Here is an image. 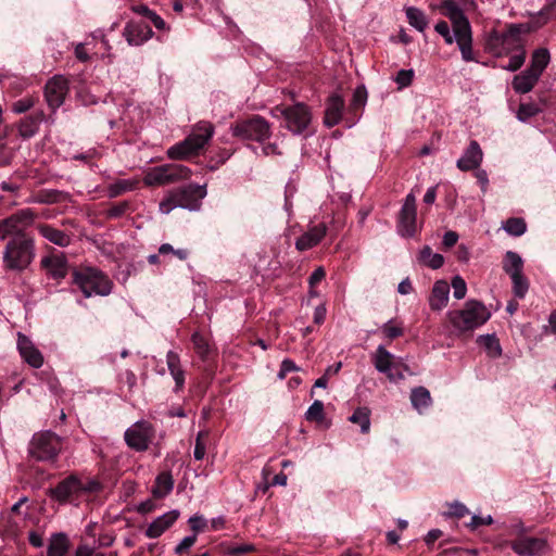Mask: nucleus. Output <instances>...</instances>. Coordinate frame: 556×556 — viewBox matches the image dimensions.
Returning <instances> with one entry per match:
<instances>
[{"mask_svg": "<svg viewBox=\"0 0 556 556\" xmlns=\"http://www.w3.org/2000/svg\"><path fill=\"white\" fill-rule=\"evenodd\" d=\"M544 24L545 21L542 23L531 21L528 23L509 24L504 33L492 30L488 36L486 47L497 56L523 50L521 36L542 27Z\"/></svg>", "mask_w": 556, "mask_h": 556, "instance_id": "f257e3e1", "label": "nucleus"}, {"mask_svg": "<svg viewBox=\"0 0 556 556\" xmlns=\"http://www.w3.org/2000/svg\"><path fill=\"white\" fill-rule=\"evenodd\" d=\"M442 14L447 17L454 33L457 35L456 43L465 62L477 61L472 50V30L469 20L455 0H444L441 4Z\"/></svg>", "mask_w": 556, "mask_h": 556, "instance_id": "f03ea898", "label": "nucleus"}, {"mask_svg": "<svg viewBox=\"0 0 556 556\" xmlns=\"http://www.w3.org/2000/svg\"><path fill=\"white\" fill-rule=\"evenodd\" d=\"M36 256L34 237L22 235L9 239L2 254L3 267L12 271H23L33 263Z\"/></svg>", "mask_w": 556, "mask_h": 556, "instance_id": "7ed1b4c3", "label": "nucleus"}, {"mask_svg": "<svg viewBox=\"0 0 556 556\" xmlns=\"http://www.w3.org/2000/svg\"><path fill=\"white\" fill-rule=\"evenodd\" d=\"M214 135V126L210 122H199L191 134L182 141L168 148L166 154L170 160H187L198 155Z\"/></svg>", "mask_w": 556, "mask_h": 556, "instance_id": "20e7f679", "label": "nucleus"}, {"mask_svg": "<svg viewBox=\"0 0 556 556\" xmlns=\"http://www.w3.org/2000/svg\"><path fill=\"white\" fill-rule=\"evenodd\" d=\"M205 197V185L190 184L168 191L160 202L159 210L162 214H169L176 207L198 211L201 206V200Z\"/></svg>", "mask_w": 556, "mask_h": 556, "instance_id": "39448f33", "label": "nucleus"}, {"mask_svg": "<svg viewBox=\"0 0 556 556\" xmlns=\"http://www.w3.org/2000/svg\"><path fill=\"white\" fill-rule=\"evenodd\" d=\"M447 319L460 332L472 331L485 324L491 313L486 306L477 300H469L462 309L450 311Z\"/></svg>", "mask_w": 556, "mask_h": 556, "instance_id": "423d86ee", "label": "nucleus"}, {"mask_svg": "<svg viewBox=\"0 0 556 556\" xmlns=\"http://www.w3.org/2000/svg\"><path fill=\"white\" fill-rule=\"evenodd\" d=\"M73 282L80 289L85 298L92 295L106 296L112 292L113 281L100 269L83 267L73 271Z\"/></svg>", "mask_w": 556, "mask_h": 556, "instance_id": "0eeeda50", "label": "nucleus"}, {"mask_svg": "<svg viewBox=\"0 0 556 556\" xmlns=\"http://www.w3.org/2000/svg\"><path fill=\"white\" fill-rule=\"evenodd\" d=\"M275 117H282L285 127L294 135L303 134L312 121V113L304 103H295L293 105H277L273 110Z\"/></svg>", "mask_w": 556, "mask_h": 556, "instance_id": "6e6552de", "label": "nucleus"}, {"mask_svg": "<svg viewBox=\"0 0 556 556\" xmlns=\"http://www.w3.org/2000/svg\"><path fill=\"white\" fill-rule=\"evenodd\" d=\"M191 169L180 164H164L150 168L143 177L146 186H165L179 180L188 179Z\"/></svg>", "mask_w": 556, "mask_h": 556, "instance_id": "1a4fd4ad", "label": "nucleus"}, {"mask_svg": "<svg viewBox=\"0 0 556 556\" xmlns=\"http://www.w3.org/2000/svg\"><path fill=\"white\" fill-rule=\"evenodd\" d=\"M372 364L377 371L384 374L391 382H397L405 378L403 370H408L401 358L395 357L383 345H379L371 355Z\"/></svg>", "mask_w": 556, "mask_h": 556, "instance_id": "9d476101", "label": "nucleus"}, {"mask_svg": "<svg viewBox=\"0 0 556 556\" xmlns=\"http://www.w3.org/2000/svg\"><path fill=\"white\" fill-rule=\"evenodd\" d=\"M62 450V439L52 431H43L33 437L30 455L40 462L53 460Z\"/></svg>", "mask_w": 556, "mask_h": 556, "instance_id": "9b49d317", "label": "nucleus"}, {"mask_svg": "<svg viewBox=\"0 0 556 556\" xmlns=\"http://www.w3.org/2000/svg\"><path fill=\"white\" fill-rule=\"evenodd\" d=\"M99 483L89 480L84 483L77 476L71 475L50 490V496L59 503H65L74 496H79L85 492L98 491Z\"/></svg>", "mask_w": 556, "mask_h": 556, "instance_id": "f8f14e48", "label": "nucleus"}, {"mask_svg": "<svg viewBox=\"0 0 556 556\" xmlns=\"http://www.w3.org/2000/svg\"><path fill=\"white\" fill-rule=\"evenodd\" d=\"M232 134L244 140L263 142L270 137V125L262 116L240 121L232 126Z\"/></svg>", "mask_w": 556, "mask_h": 556, "instance_id": "ddd939ff", "label": "nucleus"}, {"mask_svg": "<svg viewBox=\"0 0 556 556\" xmlns=\"http://www.w3.org/2000/svg\"><path fill=\"white\" fill-rule=\"evenodd\" d=\"M35 218L36 214L33 210L23 208L0 220V240L28 235L26 229L34 224Z\"/></svg>", "mask_w": 556, "mask_h": 556, "instance_id": "4468645a", "label": "nucleus"}, {"mask_svg": "<svg viewBox=\"0 0 556 556\" xmlns=\"http://www.w3.org/2000/svg\"><path fill=\"white\" fill-rule=\"evenodd\" d=\"M153 438L154 429L152 425L146 420L135 422L124 434L126 444L137 452L147 451Z\"/></svg>", "mask_w": 556, "mask_h": 556, "instance_id": "2eb2a0df", "label": "nucleus"}, {"mask_svg": "<svg viewBox=\"0 0 556 556\" xmlns=\"http://www.w3.org/2000/svg\"><path fill=\"white\" fill-rule=\"evenodd\" d=\"M510 546L519 556H545L548 552L547 542L542 538L520 536Z\"/></svg>", "mask_w": 556, "mask_h": 556, "instance_id": "dca6fc26", "label": "nucleus"}, {"mask_svg": "<svg viewBox=\"0 0 556 556\" xmlns=\"http://www.w3.org/2000/svg\"><path fill=\"white\" fill-rule=\"evenodd\" d=\"M416 231V198L408 193L399 217V232L404 237H413Z\"/></svg>", "mask_w": 556, "mask_h": 556, "instance_id": "f3484780", "label": "nucleus"}, {"mask_svg": "<svg viewBox=\"0 0 556 556\" xmlns=\"http://www.w3.org/2000/svg\"><path fill=\"white\" fill-rule=\"evenodd\" d=\"M68 91L66 78L61 75L52 77L47 84L45 89L46 100L51 109L60 108Z\"/></svg>", "mask_w": 556, "mask_h": 556, "instance_id": "a211bd4d", "label": "nucleus"}, {"mask_svg": "<svg viewBox=\"0 0 556 556\" xmlns=\"http://www.w3.org/2000/svg\"><path fill=\"white\" fill-rule=\"evenodd\" d=\"M17 350L21 357L33 368L43 365V356L33 341L22 332H17Z\"/></svg>", "mask_w": 556, "mask_h": 556, "instance_id": "6ab92c4d", "label": "nucleus"}, {"mask_svg": "<svg viewBox=\"0 0 556 556\" xmlns=\"http://www.w3.org/2000/svg\"><path fill=\"white\" fill-rule=\"evenodd\" d=\"M123 35L130 46H141L152 36V29L142 22H129L126 24Z\"/></svg>", "mask_w": 556, "mask_h": 556, "instance_id": "aec40b11", "label": "nucleus"}, {"mask_svg": "<svg viewBox=\"0 0 556 556\" xmlns=\"http://www.w3.org/2000/svg\"><path fill=\"white\" fill-rule=\"evenodd\" d=\"M40 264L52 279L61 280L67 275V260L62 253L45 256Z\"/></svg>", "mask_w": 556, "mask_h": 556, "instance_id": "412c9836", "label": "nucleus"}, {"mask_svg": "<svg viewBox=\"0 0 556 556\" xmlns=\"http://www.w3.org/2000/svg\"><path fill=\"white\" fill-rule=\"evenodd\" d=\"M483 160V152L476 140L470 141L468 148L465 150L460 159H458L456 166L463 172L477 169Z\"/></svg>", "mask_w": 556, "mask_h": 556, "instance_id": "4be33fe9", "label": "nucleus"}, {"mask_svg": "<svg viewBox=\"0 0 556 556\" xmlns=\"http://www.w3.org/2000/svg\"><path fill=\"white\" fill-rule=\"evenodd\" d=\"M327 226L324 223H319L311 227L306 232L299 237L295 241V248L299 251H306L316 247L326 236Z\"/></svg>", "mask_w": 556, "mask_h": 556, "instance_id": "5701e85b", "label": "nucleus"}, {"mask_svg": "<svg viewBox=\"0 0 556 556\" xmlns=\"http://www.w3.org/2000/svg\"><path fill=\"white\" fill-rule=\"evenodd\" d=\"M179 517V511L174 509L154 519L146 530V536L156 539L170 528Z\"/></svg>", "mask_w": 556, "mask_h": 556, "instance_id": "b1692460", "label": "nucleus"}, {"mask_svg": "<svg viewBox=\"0 0 556 556\" xmlns=\"http://www.w3.org/2000/svg\"><path fill=\"white\" fill-rule=\"evenodd\" d=\"M344 101L339 94H332L326 104L324 123L327 127L338 125L342 117Z\"/></svg>", "mask_w": 556, "mask_h": 556, "instance_id": "393cba45", "label": "nucleus"}, {"mask_svg": "<svg viewBox=\"0 0 556 556\" xmlns=\"http://www.w3.org/2000/svg\"><path fill=\"white\" fill-rule=\"evenodd\" d=\"M450 286L445 280L434 282L429 296V306L432 311L443 309L448 302Z\"/></svg>", "mask_w": 556, "mask_h": 556, "instance_id": "a878e982", "label": "nucleus"}, {"mask_svg": "<svg viewBox=\"0 0 556 556\" xmlns=\"http://www.w3.org/2000/svg\"><path fill=\"white\" fill-rule=\"evenodd\" d=\"M166 364L175 381L174 392L178 393L185 387V370L181 367L179 355L174 351H168L166 354Z\"/></svg>", "mask_w": 556, "mask_h": 556, "instance_id": "bb28decb", "label": "nucleus"}, {"mask_svg": "<svg viewBox=\"0 0 556 556\" xmlns=\"http://www.w3.org/2000/svg\"><path fill=\"white\" fill-rule=\"evenodd\" d=\"M37 230L45 239L55 245L65 248L71 243V236L67 232L49 224H39Z\"/></svg>", "mask_w": 556, "mask_h": 556, "instance_id": "cd10ccee", "label": "nucleus"}, {"mask_svg": "<svg viewBox=\"0 0 556 556\" xmlns=\"http://www.w3.org/2000/svg\"><path fill=\"white\" fill-rule=\"evenodd\" d=\"M540 76L529 68L516 75L513 79V88L518 93H527L532 90Z\"/></svg>", "mask_w": 556, "mask_h": 556, "instance_id": "c85d7f7f", "label": "nucleus"}, {"mask_svg": "<svg viewBox=\"0 0 556 556\" xmlns=\"http://www.w3.org/2000/svg\"><path fill=\"white\" fill-rule=\"evenodd\" d=\"M43 113L38 112L29 115L21 121L18 124V134L21 137L27 139L35 136L39 129V125L43 121Z\"/></svg>", "mask_w": 556, "mask_h": 556, "instance_id": "c756f323", "label": "nucleus"}, {"mask_svg": "<svg viewBox=\"0 0 556 556\" xmlns=\"http://www.w3.org/2000/svg\"><path fill=\"white\" fill-rule=\"evenodd\" d=\"M174 488V479L170 472L164 471L155 478V484L152 489V494L155 498H164Z\"/></svg>", "mask_w": 556, "mask_h": 556, "instance_id": "7c9ffc66", "label": "nucleus"}, {"mask_svg": "<svg viewBox=\"0 0 556 556\" xmlns=\"http://www.w3.org/2000/svg\"><path fill=\"white\" fill-rule=\"evenodd\" d=\"M410 403L416 410L422 413L432 404V399L429 390L426 389L425 387L414 388L410 392Z\"/></svg>", "mask_w": 556, "mask_h": 556, "instance_id": "2f4dec72", "label": "nucleus"}, {"mask_svg": "<svg viewBox=\"0 0 556 556\" xmlns=\"http://www.w3.org/2000/svg\"><path fill=\"white\" fill-rule=\"evenodd\" d=\"M70 548V541L64 533H54L50 538L47 555L48 556H64Z\"/></svg>", "mask_w": 556, "mask_h": 556, "instance_id": "473e14b6", "label": "nucleus"}, {"mask_svg": "<svg viewBox=\"0 0 556 556\" xmlns=\"http://www.w3.org/2000/svg\"><path fill=\"white\" fill-rule=\"evenodd\" d=\"M503 269L509 277L522 273L523 261L521 256L516 252L507 251L503 260Z\"/></svg>", "mask_w": 556, "mask_h": 556, "instance_id": "72a5a7b5", "label": "nucleus"}, {"mask_svg": "<svg viewBox=\"0 0 556 556\" xmlns=\"http://www.w3.org/2000/svg\"><path fill=\"white\" fill-rule=\"evenodd\" d=\"M418 260L432 269H438L444 264V257L439 253H433L429 245H425L420 250Z\"/></svg>", "mask_w": 556, "mask_h": 556, "instance_id": "f704fd0d", "label": "nucleus"}, {"mask_svg": "<svg viewBox=\"0 0 556 556\" xmlns=\"http://www.w3.org/2000/svg\"><path fill=\"white\" fill-rule=\"evenodd\" d=\"M406 18L408 24L416 28L418 31H424L428 26V20L425 13L415 7H408L405 9Z\"/></svg>", "mask_w": 556, "mask_h": 556, "instance_id": "c9c22d12", "label": "nucleus"}, {"mask_svg": "<svg viewBox=\"0 0 556 556\" xmlns=\"http://www.w3.org/2000/svg\"><path fill=\"white\" fill-rule=\"evenodd\" d=\"M549 62V52L546 49H538L532 55L530 71L541 76Z\"/></svg>", "mask_w": 556, "mask_h": 556, "instance_id": "e433bc0d", "label": "nucleus"}, {"mask_svg": "<svg viewBox=\"0 0 556 556\" xmlns=\"http://www.w3.org/2000/svg\"><path fill=\"white\" fill-rule=\"evenodd\" d=\"M352 424H357L361 427L362 433L369 432L370 429V410L367 407H358L349 417Z\"/></svg>", "mask_w": 556, "mask_h": 556, "instance_id": "4c0bfd02", "label": "nucleus"}, {"mask_svg": "<svg viewBox=\"0 0 556 556\" xmlns=\"http://www.w3.org/2000/svg\"><path fill=\"white\" fill-rule=\"evenodd\" d=\"M380 333L383 338L393 340L404 334V328L401 323L394 319H390L379 328Z\"/></svg>", "mask_w": 556, "mask_h": 556, "instance_id": "58836bf2", "label": "nucleus"}, {"mask_svg": "<svg viewBox=\"0 0 556 556\" xmlns=\"http://www.w3.org/2000/svg\"><path fill=\"white\" fill-rule=\"evenodd\" d=\"M504 230L511 236H521L527 230V225L522 218H508L504 225Z\"/></svg>", "mask_w": 556, "mask_h": 556, "instance_id": "ea45409f", "label": "nucleus"}, {"mask_svg": "<svg viewBox=\"0 0 556 556\" xmlns=\"http://www.w3.org/2000/svg\"><path fill=\"white\" fill-rule=\"evenodd\" d=\"M513 282V292L516 298L522 299L528 292L529 283L527 278L523 276L522 273L518 275H513L511 277Z\"/></svg>", "mask_w": 556, "mask_h": 556, "instance_id": "a19ab883", "label": "nucleus"}, {"mask_svg": "<svg viewBox=\"0 0 556 556\" xmlns=\"http://www.w3.org/2000/svg\"><path fill=\"white\" fill-rule=\"evenodd\" d=\"M134 187H135V184L130 180H126V179L117 180L116 182L111 184L108 187V197L116 198V197L125 193L126 191L132 190Z\"/></svg>", "mask_w": 556, "mask_h": 556, "instance_id": "79ce46f5", "label": "nucleus"}, {"mask_svg": "<svg viewBox=\"0 0 556 556\" xmlns=\"http://www.w3.org/2000/svg\"><path fill=\"white\" fill-rule=\"evenodd\" d=\"M305 417L308 421H323L325 418L323 402L319 400L314 401L313 404L306 410Z\"/></svg>", "mask_w": 556, "mask_h": 556, "instance_id": "37998d69", "label": "nucleus"}, {"mask_svg": "<svg viewBox=\"0 0 556 556\" xmlns=\"http://www.w3.org/2000/svg\"><path fill=\"white\" fill-rule=\"evenodd\" d=\"M192 343L197 353L202 357H206L210 354V344L207 340L200 333L195 332L192 334Z\"/></svg>", "mask_w": 556, "mask_h": 556, "instance_id": "c03bdc74", "label": "nucleus"}, {"mask_svg": "<svg viewBox=\"0 0 556 556\" xmlns=\"http://www.w3.org/2000/svg\"><path fill=\"white\" fill-rule=\"evenodd\" d=\"M434 30L444 38L446 45L456 42L457 35L454 31L453 34L451 33L447 22L439 21L434 26Z\"/></svg>", "mask_w": 556, "mask_h": 556, "instance_id": "a18cd8bd", "label": "nucleus"}, {"mask_svg": "<svg viewBox=\"0 0 556 556\" xmlns=\"http://www.w3.org/2000/svg\"><path fill=\"white\" fill-rule=\"evenodd\" d=\"M453 295L457 300H462L466 296L467 285L460 276H455L452 279Z\"/></svg>", "mask_w": 556, "mask_h": 556, "instance_id": "49530a36", "label": "nucleus"}, {"mask_svg": "<svg viewBox=\"0 0 556 556\" xmlns=\"http://www.w3.org/2000/svg\"><path fill=\"white\" fill-rule=\"evenodd\" d=\"M525 58H526L525 50L516 51V53L510 56L508 64L503 66V68L510 71V72H515L522 66V64L525 62Z\"/></svg>", "mask_w": 556, "mask_h": 556, "instance_id": "de8ad7c7", "label": "nucleus"}, {"mask_svg": "<svg viewBox=\"0 0 556 556\" xmlns=\"http://www.w3.org/2000/svg\"><path fill=\"white\" fill-rule=\"evenodd\" d=\"M538 112L539 110L536 105L531 103H522L518 109L517 117L519 121L526 122L530 117L534 116Z\"/></svg>", "mask_w": 556, "mask_h": 556, "instance_id": "09e8293b", "label": "nucleus"}, {"mask_svg": "<svg viewBox=\"0 0 556 556\" xmlns=\"http://www.w3.org/2000/svg\"><path fill=\"white\" fill-rule=\"evenodd\" d=\"M207 437L206 432L200 431L195 439L193 456L197 460H202L206 453V446L203 438Z\"/></svg>", "mask_w": 556, "mask_h": 556, "instance_id": "8fccbe9b", "label": "nucleus"}, {"mask_svg": "<svg viewBox=\"0 0 556 556\" xmlns=\"http://www.w3.org/2000/svg\"><path fill=\"white\" fill-rule=\"evenodd\" d=\"M414 78L413 70H400L396 74L395 81L400 88L408 87Z\"/></svg>", "mask_w": 556, "mask_h": 556, "instance_id": "3c124183", "label": "nucleus"}, {"mask_svg": "<svg viewBox=\"0 0 556 556\" xmlns=\"http://www.w3.org/2000/svg\"><path fill=\"white\" fill-rule=\"evenodd\" d=\"M367 101V91L364 86H359L354 90L352 106L354 109L363 108Z\"/></svg>", "mask_w": 556, "mask_h": 556, "instance_id": "603ef678", "label": "nucleus"}, {"mask_svg": "<svg viewBox=\"0 0 556 556\" xmlns=\"http://www.w3.org/2000/svg\"><path fill=\"white\" fill-rule=\"evenodd\" d=\"M549 17L556 18V0H549L546 8L539 13V17L533 22L542 23L545 21L546 23Z\"/></svg>", "mask_w": 556, "mask_h": 556, "instance_id": "864d4df0", "label": "nucleus"}, {"mask_svg": "<svg viewBox=\"0 0 556 556\" xmlns=\"http://www.w3.org/2000/svg\"><path fill=\"white\" fill-rule=\"evenodd\" d=\"M35 104V101L31 97H25L23 99H20L13 103L12 110L13 112L21 114L26 111H28L30 108H33Z\"/></svg>", "mask_w": 556, "mask_h": 556, "instance_id": "5fc2aeb1", "label": "nucleus"}, {"mask_svg": "<svg viewBox=\"0 0 556 556\" xmlns=\"http://www.w3.org/2000/svg\"><path fill=\"white\" fill-rule=\"evenodd\" d=\"M128 208H129V203L128 202H126V201L119 202L117 204L112 205L108 210L106 216L109 218H118V217L123 216Z\"/></svg>", "mask_w": 556, "mask_h": 556, "instance_id": "6e6d98bb", "label": "nucleus"}, {"mask_svg": "<svg viewBox=\"0 0 556 556\" xmlns=\"http://www.w3.org/2000/svg\"><path fill=\"white\" fill-rule=\"evenodd\" d=\"M254 549V545L250 543L235 544L228 547V554L231 556H241L242 554L253 552Z\"/></svg>", "mask_w": 556, "mask_h": 556, "instance_id": "4d7b16f0", "label": "nucleus"}, {"mask_svg": "<svg viewBox=\"0 0 556 556\" xmlns=\"http://www.w3.org/2000/svg\"><path fill=\"white\" fill-rule=\"evenodd\" d=\"M188 522L190 528L194 531L193 534L203 531V529L206 527V520L199 515L190 517Z\"/></svg>", "mask_w": 556, "mask_h": 556, "instance_id": "13d9d810", "label": "nucleus"}, {"mask_svg": "<svg viewBox=\"0 0 556 556\" xmlns=\"http://www.w3.org/2000/svg\"><path fill=\"white\" fill-rule=\"evenodd\" d=\"M299 368L296 367L295 363L289 358L283 359L280 366V370L278 372L279 379H285L286 376L291 371H296Z\"/></svg>", "mask_w": 556, "mask_h": 556, "instance_id": "bf43d9fd", "label": "nucleus"}, {"mask_svg": "<svg viewBox=\"0 0 556 556\" xmlns=\"http://www.w3.org/2000/svg\"><path fill=\"white\" fill-rule=\"evenodd\" d=\"M197 541V534L185 536L181 542L176 546V553L181 554L188 551Z\"/></svg>", "mask_w": 556, "mask_h": 556, "instance_id": "052dcab7", "label": "nucleus"}, {"mask_svg": "<svg viewBox=\"0 0 556 556\" xmlns=\"http://www.w3.org/2000/svg\"><path fill=\"white\" fill-rule=\"evenodd\" d=\"M448 514L451 516H454V517H457V518H462L464 516H466L468 514V509L467 507L459 503V502H455L453 504L450 505V511Z\"/></svg>", "mask_w": 556, "mask_h": 556, "instance_id": "680f3d73", "label": "nucleus"}, {"mask_svg": "<svg viewBox=\"0 0 556 556\" xmlns=\"http://www.w3.org/2000/svg\"><path fill=\"white\" fill-rule=\"evenodd\" d=\"M326 277V271L323 267H317L308 278V283L311 288H314L317 283H319Z\"/></svg>", "mask_w": 556, "mask_h": 556, "instance_id": "e2e57ef3", "label": "nucleus"}, {"mask_svg": "<svg viewBox=\"0 0 556 556\" xmlns=\"http://www.w3.org/2000/svg\"><path fill=\"white\" fill-rule=\"evenodd\" d=\"M482 339L484 341L485 346L489 350L495 351V355L501 354V346H500L498 340L495 338V336L489 334V336L482 337Z\"/></svg>", "mask_w": 556, "mask_h": 556, "instance_id": "0e129e2a", "label": "nucleus"}, {"mask_svg": "<svg viewBox=\"0 0 556 556\" xmlns=\"http://www.w3.org/2000/svg\"><path fill=\"white\" fill-rule=\"evenodd\" d=\"M149 20L152 22L156 29L164 31L169 30V27L166 24V22L156 12L153 11Z\"/></svg>", "mask_w": 556, "mask_h": 556, "instance_id": "69168bd1", "label": "nucleus"}, {"mask_svg": "<svg viewBox=\"0 0 556 556\" xmlns=\"http://www.w3.org/2000/svg\"><path fill=\"white\" fill-rule=\"evenodd\" d=\"M492 522H493V519L490 515L486 517H480V516L475 515L471 517V521H470L469 526L472 529H475L482 525H491Z\"/></svg>", "mask_w": 556, "mask_h": 556, "instance_id": "338daca9", "label": "nucleus"}, {"mask_svg": "<svg viewBox=\"0 0 556 556\" xmlns=\"http://www.w3.org/2000/svg\"><path fill=\"white\" fill-rule=\"evenodd\" d=\"M458 241V235L455 231H446L443 236V245L445 248L454 247Z\"/></svg>", "mask_w": 556, "mask_h": 556, "instance_id": "774afa93", "label": "nucleus"}]
</instances>
